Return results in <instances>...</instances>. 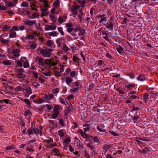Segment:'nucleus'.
<instances>
[{"instance_id": "29", "label": "nucleus", "mask_w": 158, "mask_h": 158, "mask_svg": "<svg viewBox=\"0 0 158 158\" xmlns=\"http://www.w3.org/2000/svg\"><path fill=\"white\" fill-rule=\"evenodd\" d=\"M0 41L2 44H7L10 41L8 40L5 39L3 38H2L0 39Z\"/></svg>"}, {"instance_id": "41", "label": "nucleus", "mask_w": 158, "mask_h": 158, "mask_svg": "<svg viewBox=\"0 0 158 158\" xmlns=\"http://www.w3.org/2000/svg\"><path fill=\"white\" fill-rule=\"evenodd\" d=\"M60 91V89L59 88H56L52 90V94H55L56 95Z\"/></svg>"}, {"instance_id": "12", "label": "nucleus", "mask_w": 158, "mask_h": 158, "mask_svg": "<svg viewBox=\"0 0 158 158\" xmlns=\"http://www.w3.org/2000/svg\"><path fill=\"white\" fill-rule=\"evenodd\" d=\"M38 64L39 66H44L45 64V60L42 57L38 58Z\"/></svg>"}, {"instance_id": "52", "label": "nucleus", "mask_w": 158, "mask_h": 158, "mask_svg": "<svg viewBox=\"0 0 158 158\" xmlns=\"http://www.w3.org/2000/svg\"><path fill=\"white\" fill-rule=\"evenodd\" d=\"M2 63L5 65H10L11 64V63L9 60H6L3 61Z\"/></svg>"}, {"instance_id": "53", "label": "nucleus", "mask_w": 158, "mask_h": 158, "mask_svg": "<svg viewBox=\"0 0 158 158\" xmlns=\"http://www.w3.org/2000/svg\"><path fill=\"white\" fill-rule=\"evenodd\" d=\"M31 114V112L30 110H26L24 112V115L25 116H27V115Z\"/></svg>"}, {"instance_id": "18", "label": "nucleus", "mask_w": 158, "mask_h": 158, "mask_svg": "<svg viewBox=\"0 0 158 158\" xmlns=\"http://www.w3.org/2000/svg\"><path fill=\"white\" fill-rule=\"evenodd\" d=\"M26 92V97H28L30 94L32 93V90L31 87H27L25 89Z\"/></svg>"}, {"instance_id": "10", "label": "nucleus", "mask_w": 158, "mask_h": 158, "mask_svg": "<svg viewBox=\"0 0 158 158\" xmlns=\"http://www.w3.org/2000/svg\"><path fill=\"white\" fill-rule=\"evenodd\" d=\"M52 153H54L53 155L54 156H62L63 155L60 153V151L59 149L54 148L52 150Z\"/></svg>"}, {"instance_id": "39", "label": "nucleus", "mask_w": 158, "mask_h": 158, "mask_svg": "<svg viewBox=\"0 0 158 158\" xmlns=\"http://www.w3.org/2000/svg\"><path fill=\"white\" fill-rule=\"evenodd\" d=\"M73 110V106L71 104L69 105L67 108V113H70Z\"/></svg>"}, {"instance_id": "48", "label": "nucleus", "mask_w": 158, "mask_h": 158, "mask_svg": "<svg viewBox=\"0 0 158 158\" xmlns=\"http://www.w3.org/2000/svg\"><path fill=\"white\" fill-rule=\"evenodd\" d=\"M20 5L23 7H26L29 6V4L27 2L23 1L21 3Z\"/></svg>"}, {"instance_id": "64", "label": "nucleus", "mask_w": 158, "mask_h": 158, "mask_svg": "<svg viewBox=\"0 0 158 158\" xmlns=\"http://www.w3.org/2000/svg\"><path fill=\"white\" fill-rule=\"evenodd\" d=\"M139 117V114L137 112L135 113L133 117H132L133 119H138Z\"/></svg>"}, {"instance_id": "43", "label": "nucleus", "mask_w": 158, "mask_h": 158, "mask_svg": "<svg viewBox=\"0 0 158 158\" xmlns=\"http://www.w3.org/2000/svg\"><path fill=\"white\" fill-rule=\"evenodd\" d=\"M99 22L100 23H102L103 22H106L107 20V18L106 17L99 19Z\"/></svg>"}, {"instance_id": "55", "label": "nucleus", "mask_w": 158, "mask_h": 158, "mask_svg": "<svg viewBox=\"0 0 158 158\" xmlns=\"http://www.w3.org/2000/svg\"><path fill=\"white\" fill-rule=\"evenodd\" d=\"M15 147L13 145H11L10 146H7L6 148H5V149L6 150H11L12 149H15Z\"/></svg>"}, {"instance_id": "37", "label": "nucleus", "mask_w": 158, "mask_h": 158, "mask_svg": "<svg viewBox=\"0 0 158 158\" xmlns=\"http://www.w3.org/2000/svg\"><path fill=\"white\" fill-rule=\"evenodd\" d=\"M53 41L48 40L46 42V45L49 47H50L53 44Z\"/></svg>"}, {"instance_id": "17", "label": "nucleus", "mask_w": 158, "mask_h": 158, "mask_svg": "<svg viewBox=\"0 0 158 158\" xmlns=\"http://www.w3.org/2000/svg\"><path fill=\"white\" fill-rule=\"evenodd\" d=\"M111 147V145H104L103 147L102 150L104 152H106Z\"/></svg>"}, {"instance_id": "9", "label": "nucleus", "mask_w": 158, "mask_h": 158, "mask_svg": "<svg viewBox=\"0 0 158 158\" xmlns=\"http://www.w3.org/2000/svg\"><path fill=\"white\" fill-rule=\"evenodd\" d=\"M116 46V49L118 52L119 54H122L124 53V48L120 45H117L115 44Z\"/></svg>"}, {"instance_id": "21", "label": "nucleus", "mask_w": 158, "mask_h": 158, "mask_svg": "<svg viewBox=\"0 0 158 158\" xmlns=\"http://www.w3.org/2000/svg\"><path fill=\"white\" fill-rule=\"evenodd\" d=\"M59 135L60 137H63L64 135V129L59 130L58 131Z\"/></svg>"}, {"instance_id": "26", "label": "nucleus", "mask_w": 158, "mask_h": 158, "mask_svg": "<svg viewBox=\"0 0 158 158\" xmlns=\"http://www.w3.org/2000/svg\"><path fill=\"white\" fill-rule=\"evenodd\" d=\"M2 102L6 104H9L10 105L12 104V103H11V101L9 99H3L2 100H0V102L1 103H2Z\"/></svg>"}, {"instance_id": "30", "label": "nucleus", "mask_w": 158, "mask_h": 158, "mask_svg": "<svg viewBox=\"0 0 158 158\" xmlns=\"http://www.w3.org/2000/svg\"><path fill=\"white\" fill-rule=\"evenodd\" d=\"M125 74L126 76H129L131 79H134L135 77V74L133 73L132 72L127 73H126Z\"/></svg>"}, {"instance_id": "36", "label": "nucleus", "mask_w": 158, "mask_h": 158, "mask_svg": "<svg viewBox=\"0 0 158 158\" xmlns=\"http://www.w3.org/2000/svg\"><path fill=\"white\" fill-rule=\"evenodd\" d=\"M78 87H75V86H73L70 90V92L71 93H73L74 92H77L78 91Z\"/></svg>"}, {"instance_id": "7", "label": "nucleus", "mask_w": 158, "mask_h": 158, "mask_svg": "<svg viewBox=\"0 0 158 158\" xmlns=\"http://www.w3.org/2000/svg\"><path fill=\"white\" fill-rule=\"evenodd\" d=\"M115 25V22L113 21H112L107 23L106 26V27L110 31H113L114 26Z\"/></svg>"}, {"instance_id": "61", "label": "nucleus", "mask_w": 158, "mask_h": 158, "mask_svg": "<svg viewBox=\"0 0 158 158\" xmlns=\"http://www.w3.org/2000/svg\"><path fill=\"white\" fill-rule=\"evenodd\" d=\"M26 37L28 39H31L32 40L34 38V36H33V35L32 34H28L27 35Z\"/></svg>"}, {"instance_id": "14", "label": "nucleus", "mask_w": 158, "mask_h": 158, "mask_svg": "<svg viewBox=\"0 0 158 158\" xmlns=\"http://www.w3.org/2000/svg\"><path fill=\"white\" fill-rule=\"evenodd\" d=\"M137 79L140 81H143L146 80V78L143 74L139 75L137 77Z\"/></svg>"}, {"instance_id": "44", "label": "nucleus", "mask_w": 158, "mask_h": 158, "mask_svg": "<svg viewBox=\"0 0 158 158\" xmlns=\"http://www.w3.org/2000/svg\"><path fill=\"white\" fill-rule=\"evenodd\" d=\"M79 33H78V35H83L85 32V31L84 29H81L80 26V29L79 30Z\"/></svg>"}, {"instance_id": "28", "label": "nucleus", "mask_w": 158, "mask_h": 158, "mask_svg": "<svg viewBox=\"0 0 158 158\" xmlns=\"http://www.w3.org/2000/svg\"><path fill=\"white\" fill-rule=\"evenodd\" d=\"M93 140L95 143H96L99 144L100 143V139L97 136H95L93 137Z\"/></svg>"}, {"instance_id": "60", "label": "nucleus", "mask_w": 158, "mask_h": 158, "mask_svg": "<svg viewBox=\"0 0 158 158\" xmlns=\"http://www.w3.org/2000/svg\"><path fill=\"white\" fill-rule=\"evenodd\" d=\"M116 90L119 93V94L124 95L125 94V92L123 91L119 88L117 89Z\"/></svg>"}, {"instance_id": "57", "label": "nucleus", "mask_w": 158, "mask_h": 158, "mask_svg": "<svg viewBox=\"0 0 158 158\" xmlns=\"http://www.w3.org/2000/svg\"><path fill=\"white\" fill-rule=\"evenodd\" d=\"M81 57L82 58L83 61L82 62L84 64L85 63L86 60V56L85 55L83 54L82 52H81Z\"/></svg>"}, {"instance_id": "22", "label": "nucleus", "mask_w": 158, "mask_h": 158, "mask_svg": "<svg viewBox=\"0 0 158 158\" xmlns=\"http://www.w3.org/2000/svg\"><path fill=\"white\" fill-rule=\"evenodd\" d=\"M15 75L17 77L19 78H23L26 77L25 75L23 73H16Z\"/></svg>"}, {"instance_id": "20", "label": "nucleus", "mask_w": 158, "mask_h": 158, "mask_svg": "<svg viewBox=\"0 0 158 158\" xmlns=\"http://www.w3.org/2000/svg\"><path fill=\"white\" fill-rule=\"evenodd\" d=\"M104 126H103L102 127L98 125L97 127V129L100 132L106 133V130L105 129H104Z\"/></svg>"}, {"instance_id": "6", "label": "nucleus", "mask_w": 158, "mask_h": 158, "mask_svg": "<svg viewBox=\"0 0 158 158\" xmlns=\"http://www.w3.org/2000/svg\"><path fill=\"white\" fill-rule=\"evenodd\" d=\"M23 22L26 26H33L34 25H36L37 23L36 20H30L28 19L23 20Z\"/></svg>"}, {"instance_id": "35", "label": "nucleus", "mask_w": 158, "mask_h": 158, "mask_svg": "<svg viewBox=\"0 0 158 158\" xmlns=\"http://www.w3.org/2000/svg\"><path fill=\"white\" fill-rule=\"evenodd\" d=\"M62 48L64 52L69 51L70 50L65 44H63Z\"/></svg>"}, {"instance_id": "45", "label": "nucleus", "mask_w": 158, "mask_h": 158, "mask_svg": "<svg viewBox=\"0 0 158 158\" xmlns=\"http://www.w3.org/2000/svg\"><path fill=\"white\" fill-rule=\"evenodd\" d=\"M21 100L28 105H29L30 104V102L28 99L21 98Z\"/></svg>"}, {"instance_id": "23", "label": "nucleus", "mask_w": 158, "mask_h": 158, "mask_svg": "<svg viewBox=\"0 0 158 158\" xmlns=\"http://www.w3.org/2000/svg\"><path fill=\"white\" fill-rule=\"evenodd\" d=\"M143 99L144 101L146 103H147L149 101V95L146 94H143Z\"/></svg>"}, {"instance_id": "19", "label": "nucleus", "mask_w": 158, "mask_h": 158, "mask_svg": "<svg viewBox=\"0 0 158 158\" xmlns=\"http://www.w3.org/2000/svg\"><path fill=\"white\" fill-rule=\"evenodd\" d=\"M52 72L49 70L44 71L42 73V74L43 75L47 77H49L52 75Z\"/></svg>"}, {"instance_id": "56", "label": "nucleus", "mask_w": 158, "mask_h": 158, "mask_svg": "<svg viewBox=\"0 0 158 158\" xmlns=\"http://www.w3.org/2000/svg\"><path fill=\"white\" fill-rule=\"evenodd\" d=\"M48 139L47 140H45L44 141V142H46L48 143H49L53 141V139L52 138H50L49 137H48Z\"/></svg>"}, {"instance_id": "54", "label": "nucleus", "mask_w": 158, "mask_h": 158, "mask_svg": "<svg viewBox=\"0 0 158 158\" xmlns=\"http://www.w3.org/2000/svg\"><path fill=\"white\" fill-rule=\"evenodd\" d=\"M149 150V148L148 147H145L143 149L142 151V153L145 154L147 153Z\"/></svg>"}, {"instance_id": "40", "label": "nucleus", "mask_w": 158, "mask_h": 158, "mask_svg": "<svg viewBox=\"0 0 158 158\" xmlns=\"http://www.w3.org/2000/svg\"><path fill=\"white\" fill-rule=\"evenodd\" d=\"M49 35L52 36H56L58 34V33L56 31H52L48 33Z\"/></svg>"}, {"instance_id": "3", "label": "nucleus", "mask_w": 158, "mask_h": 158, "mask_svg": "<svg viewBox=\"0 0 158 158\" xmlns=\"http://www.w3.org/2000/svg\"><path fill=\"white\" fill-rule=\"evenodd\" d=\"M39 1L44 3L43 6H40V11L43 12H49L48 10V8H50V6L48 3V1L47 0H39Z\"/></svg>"}, {"instance_id": "49", "label": "nucleus", "mask_w": 158, "mask_h": 158, "mask_svg": "<svg viewBox=\"0 0 158 158\" xmlns=\"http://www.w3.org/2000/svg\"><path fill=\"white\" fill-rule=\"evenodd\" d=\"M58 21L60 24H61L64 22H65V20L62 17H59L58 19Z\"/></svg>"}, {"instance_id": "25", "label": "nucleus", "mask_w": 158, "mask_h": 158, "mask_svg": "<svg viewBox=\"0 0 158 158\" xmlns=\"http://www.w3.org/2000/svg\"><path fill=\"white\" fill-rule=\"evenodd\" d=\"M33 131L35 132V133L37 135H38L39 134H40V135L41 136L42 134V132L38 128H35L34 129H33Z\"/></svg>"}, {"instance_id": "2", "label": "nucleus", "mask_w": 158, "mask_h": 158, "mask_svg": "<svg viewBox=\"0 0 158 158\" xmlns=\"http://www.w3.org/2000/svg\"><path fill=\"white\" fill-rule=\"evenodd\" d=\"M53 52V49L50 48H46L40 50V53L42 56L46 57H50L51 52Z\"/></svg>"}, {"instance_id": "15", "label": "nucleus", "mask_w": 158, "mask_h": 158, "mask_svg": "<svg viewBox=\"0 0 158 158\" xmlns=\"http://www.w3.org/2000/svg\"><path fill=\"white\" fill-rule=\"evenodd\" d=\"M65 81L66 84L69 86H70V85L73 82V80L69 77H67L65 78Z\"/></svg>"}, {"instance_id": "59", "label": "nucleus", "mask_w": 158, "mask_h": 158, "mask_svg": "<svg viewBox=\"0 0 158 158\" xmlns=\"http://www.w3.org/2000/svg\"><path fill=\"white\" fill-rule=\"evenodd\" d=\"M16 33L15 32H14L10 33L9 35V37L10 38L15 37H16Z\"/></svg>"}, {"instance_id": "38", "label": "nucleus", "mask_w": 158, "mask_h": 158, "mask_svg": "<svg viewBox=\"0 0 158 158\" xmlns=\"http://www.w3.org/2000/svg\"><path fill=\"white\" fill-rule=\"evenodd\" d=\"M71 139L69 137H68L65 139L63 142L64 143L66 144H69L71 142Z\"/></svg>"}, {"instance_id": "42", "label": "nucleus", "mask_w": 158, "mask_h": 158, "mask_svg": "<svg viewBox=\"0 0 158 158\" xmlns=\"http://www.w3.org/2000/svg\"><path fill=\"white\" fill-rule=\"evenodd\" d=\"M24 149L28 152H33L35 151V149L31 148H29L28 146H25L24 147Z\"/></svg>"}, {"instance_id": "34", "label": "nucleus", "mask_w": 158, "mask_h": 158, "mask_svg": "<svg viewBox=\"0 0 158 158\" xmlns=\"http://www.w3.org/2000/svg\"><path fill=\"white\" fill-rule=\"evenodd\" d=\"M89 124H84L83 125V127H87L86 128H84V132H86V131H88L89 130Z\"/></svg>"}, {"instance_id": "62", "label": "nucleus", "mask_w": 158, "mask_h": 158, "mask_svg": "<svg viewBox=\"0 0 158 158\" xmlns=\"http://www.w3.org/2000/svg\"><path fill=\"white\" fill-rule=\"evenodd\" d=\"M108 33H107V35H105L103 36V38L106 40L108 42H110V40L108 37Z\"/></svg>"}, {"instance_id": "24", "label": "nucleus", "mask_w": 158, "mask_h": 158, "mask_svg": "<svg viewBox=\"0 0 158 158\" xmlns=\"http://www.w3.org/2000/svg\"><path fill=\"white\" fill-rule=\"evenodd\" d=\"M15 63L16 66L17 67H22L23 66V64L19 60H16L15 62Z\"/></svg>"}, {"instance_id": "58", "label": "nucleus", "mask_w": 158, "mask_h": 158, "mask_svg": "<svg viewBox=\"0 0 158 158\" xmlns=\"http://www.w3.org/2000/svg\"><path fill=\"white\" fill-rule=\"evenodd\" d=\"M33 129L32 128H28L27 130V132L29 135H31L33 134Z\"/></svg>"}, {"instance_id": "47", "label": "nucleus", "mask_w": 158, "mask_h": 158, "mask_svg": "<svg viewBox=\"0 0 158 158\" xmlns=\"http://www.w3.org/2000/svg\"><path fill=\"white\" fill-rule=\"evenodd\" d=\"M59 124L63 127H65V123L62 119H58Z\"/></svg>"}, {"instance_id": "5", "label": "nucleus", "mask_w": 158, "mask_h": 158, "mask_svg": "<svg viewBox=\"0 0 158 158\" xmlns=\"http://www.w3.org/2000/svg\"><path fill=\"white\" fill-rule=\"evenodd\" d=\"M36 140L35 139H33L27 141L26 143L27 145H30L33 144V145L30 146V147L32 148H35L37 149L38 146V144L36 143Z\"/></svg>"}, {"instance_id": "11", "label": "nucleus", "mask_w": 158, "mask_h": 158, "mask_svg": "<svg viewBox=\"0 0 158 158\" xmlns=\"http://www.w3.org/2000/svg\"><path fill=\"white\" fill-rule=\"evenodd\" d=\"M56 26L55 25H46L45 27L44 30L46 31H48L49 30H54L56 29Z\"/></svg>"}, {"instance_id": "32", "label": "nucleus", "mask_w": 158, "mask_h": 158, "mask_svg": "<svg viewBox=\"0 0 158 158\" xmlns=\"http://www.w3.org/2000/svg\"><path fill=\"white\" fill-rule=\"evenodd\" d=\"M25 89L21 87L20 86H18L15 89V91H24Z\"/></svg>"}, {"instance_id": "51", "label": "nucleus", "mask_w": 158, "mask_h": 158, "mask_svg": "<svg viewBox=\"0 0 158 158\" xmlns=\"http://www.w3.org/2000/svg\"><path fill=\"white\" fill-rule=\"evenodd\" d=\"M64 69V65L61 64L60 65V73L63 72Z\"/></svg>"}, {"instance_id": "63", "label": "nucleus", "mask_w": 158, "mask_h": 158, "mask_svg": "<svg viewBox=\"0 0 158 158\" xmlns=\"http://www.w3.org/2000/svg\"><path fill=\"white\" fill-rule=\"evenodd\" d=\"M39 16V13L34 12L32 15V17L33 18H35Z\"/></svg>"}, {"instance_id": "8", "label": "nucleus", "mask_w": 158, "mask_h": 158, "mask_svg": "<svg viewBox=\"0 0 158 158\" xmlns=\"http://www.w3.org/2000/svg\"><path fill=\"white\" fill-rule=\"evenodd\" d=\"M80 6L79 5H76L75 6H71L70 7V10L72 12L74 13L73 14L75 15L74 17L76 16V15H77L78 12L77 10L79 8Z\"/></svg>"}, {"instance_id": "33", "label": "nucleus", "mask_w": 158, "mask_h": 158, "mask_svg": "<svg viewBox=\"0 0 158 158\" xmlns=\"http://www.w3.org/2000/svg\"><path fill=\"white\" fill-rule=\"evenodd\" d=\"M5 4L6 6L11 7H12L14 5V4L13 2L9 1H6L5 2Z\"/></svg>"}, {"instance_id": "1", "label": "nucleus", "mask_w": 158, "mask_h": 158, "mask_svg": "<svg viewBox=\"0 0 158 158\" xmlns=\"http://www.w3.org/2000/svg\"><path fill=\"white\" fill-rule=\"evenodd\" d=\"M73 24L70 23L66 24L65 27H67V31L73 36L75 37L77 36L76 32L79 31L80 29V26H77L75 28L72 27Z\"/></svg>"}, {"instance_id": "50", "label": "nucleus", "mask_w": 158, "mask_h": 158, "mask_svg": "<svg viewBox=\"0 0 158 158\" xmlns=\"http://www.w3.org/2000/svg\"><path fill=\"white\" fill-rule=\"evenodd\" d=\"M23 66L24 68H29V62L28 61H26L23 63Z\"/></svg>"}, {"instance_id": "31", "label": "nucleus", "mask_w": 158, "mask_h": 158, "mask_svg": "<svg viewBox=\"0 0 158 158\" xmlns=\"http://www.w3.org/2000/svg\"><path fill=\"white\" fill-rule=\"evenodd\" d=\"M54 113L52 114L51 117L52 118L55 119L57 117L58 114H59V111H54Z\"/></svg>"}, {"instance_id": "46", "label": "nucleus", "mask_w": 158, "mask_h": 158, "mask_svg": "<svg viewBox=\"0 0 158 158\" xmlns=\"http://www.w3.org/2000/svg\"><path fill=\"white\" fill-rule=\"evenodd\" d=\"M57 28L58 31L61 35H64V33L63 31L62 27H58Z\"/></svg>"}, {"instance_id": "13", "label": "nucleus", "mask_w": 158, "mask_h": 158, "mask_svg": "<svg viewBox=\"0 0 158 158\" xmlns=\"http://www.w3.org/2000/svg\"><path fill=\"white\" fill-rule=\"evenodd\" d=\"M20 50L19 49H14L12 51V53L14 56L18 57L20 56V54L19 52Z\"/></svg>"}, {"instance_id": "16", "label": "nucleus", "mask_w": 158, "mask_h": 158, "mask_svg": "<svg viewBox=\"0 0 158 158\" xmlns=\"http://www.w3.org/2000/svg\"><path fill=\"white\" fill-rule=\"evenodd\" d=\"M86 145L92 149L96 148L94 142H90L86 143Z\"/></svg>"}, {"instance_id": "27", "label": "nucleus", "mask_w": 158, "mask_h": 158, "mask_svg": "<svg viewBox=\"0 0 158 158\" xmlns=\"http://www.w3.org/2000/svg\"><path fill=\"white\" fill-rule=\"evenodd\" d=\"M134 86V84H130L126 86V88H127L128 91L131 90L132 89L133 87Z\"/></svg>"}, {"instance_id": "4", "label": "nucleus", "mask_w": 158, "mask_h": 158, "mask_svg": "<svg viewBox=\"0 0 158 158\" xmlns=\"http://www.w3.org/2000/svg\"><path fill=\"white\" fill-rule=\"evenodd\" d=\"M45 64H47L49 67L54 66L57 64L56 60H54L53 58L50 59H45Z\"/></svg>"}]
</instances>
